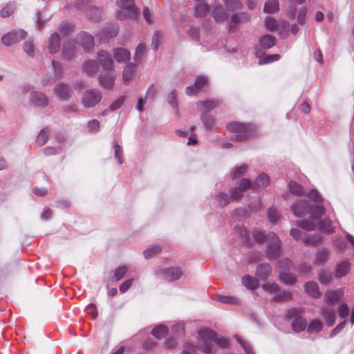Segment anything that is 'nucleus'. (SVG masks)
I'll list each match as a JSON object with an SVG mask.
<instances>
[{"label":"nucleus","instance_id":"nucleus-1","mask_svg":"<svg viewBox=\"0 0 354 354\" xmlns=\"http://www.w3.org/2000/svg\"><path fill=\"white\" fill-rule=\"evenodd\" d=\"M308 198L310 200L308 202L299 200L291 206L293 214L297 217H303L308 213L310 214L309 219L299 221L297 225L308 231L318 229L328 233L331 232V221H320L324 212L321 196L316 190H312L308 194Z\"/></svg>","mask_w":354,"mask_h":354},{"label":"nucleus","instance_id":"nucleus-2","mask_svg":"<svg viewBox=\"0 0 354 354\" xmlns=\"http://www.w3.org/2000/svg\"><path fill=\"white\" fill-rule=\"evenodd\" d=\"M216 343L221 348H226L229 342L223 337H218L216 333L208 329L201 330L198 333L197 346L199 350L205 353L212 351L213 344Z\"/></svg>","mask_w":354,"mask_h":354},{"label":"nucleus","instance_id":"nucleus-3","mask_svg":"<svg viewBox=\"0 0 354 354\" xmlns=\"http://www.w3.org/2000/svg\"><path fill=\"white\" fill-rule=\"evenodd\" d=\"M253 238L259 243L266 241L268 245L266 254L268 258L276 259L279 256L281 241L274 233L270 232L265 236L263 232L257 230L253 232Z\"/></svg>","mask_w":354,"mask_h":354},{"label":"nucleus","instance_id":"nucleus-4","mask_svg":"<svg viewBox=\"0 0 354 354\" xmlns=\"http://www.w3.org/2000/svg\"><path fill=\"white\" fill-rule=\"evenodd\" d=\"M227 129L236 133L233 139L236 141H243L253 135L254 128L251 124H246L238 122H232L227 124Z\"/></svg>","mask_w":354,"mask_h":354},{"label":"nucleus","instance_id":"nucleus-5","mask_svg":"<svg viewBox=\"0 0 354 354\" xmlns=\"http://www.w3.org/2000/svg\"><path fill=\"white\" fill-rule=\"evenodd\" d=\"M102 95L100 90L91 88L86 91L82 97V103L86 108H91L97 104L102 100Z\"/></svg>","mask_w":354,"mask_h":354},{"label":"nucleus","instance_id":"nucleus-6","mask_svg":"<svg viewBox=\"0 0 354 354\" xmlns=\"http://www.w3.org/2000/svg\"><path fill=\"white\" fill-rule=\"evenodd\" d=\"M26 35L27 34L24 30L21 29L16 30L3 35L1 38V41L6 46H9L20 41L25 38Z\"/></svg>","mask_w":354,"mask_h":354},{"label":"nucleus","instance_id":"nucleus-7","mask_svg":"<svg viewBox=\"0 0 354 354\" xmlns=\"http://www.w3.org/2000/svg\"><path fill=\"white\" fill-rule=\"evenodd\" d=\"M97 64L104 71H111L114 68V62L111 55L105 50H100L97 53Z\"/></svg>","mask_w":354,"mask_h":354},{"label":"nucleus","instance_id":"nucleus-8","mask_svg":"<svg viewBox=\"0 0 354 354\" xmlns=\"http://www.w3.org/2000/svg\"><path fill=\"white\" fill-rule=\"evenodd\" d=\"M290 234L297 240L301 239L303 243L306 245H316L322 240L321 236L319 235L313 236L312 237L306 235L302 236L301 232L297 228H292L290 232Z\"/></svg>","mask_w":354,"mask_h":354},{"label":"nucleus","instance_id":"nucleus-9","mask_svg":"<svg viewBox=\"0 0 354 354\" xmlns=\"http://www.w3.org/2000/svg\"><path fill=\"white\" fill-rule=\"evenodd\" d=\"M344 299L342 289L327 291L324 295V301L330 306L339 303Z\"/></svg>","mask_w":354,"mask_h":354},{"label":"nucleus","instance_id":"nucleus-10","mask_svg":"<svg viewBox=\"0 0 354 354\" xmlns=\"http://www.w3.org/2000/svg\"><path fill=\"white\" fill-rule=\"evenodd\" d=\"M276 39L270 35H266L259 39V46L256 48V54L257 56L262 55L261 49H269L274 46Z\"/></svg>","mask_w":354,"mask_h":354},{"label":"nucleus","instance_id":"nucleus-11","mask_svg":"<svg viewBox=\"0 0 354 354\" xmlns=\"http://www.w3.org/2000/svg\"><path fill=\"white\" fill-rule=\"evenodd\" d=\"M77 42L86 51L90 50L94 46L93 37L86 32L78 35Z\"/></svg>","mask_w":354,"mask_h":354},{"label":"nucleus","instance_id":"nucleus-12","mask_svg":"<svg viewBox=\"0 0 354 354\" xmlns=\"http://www.w3.org/2000/svg\"><path fill=\"white\" fill-rule=\"evenodd\" d=\"M319 314L324 318L326 324L328 326H332L336 319L335 311L332 307H322Z\"/></svg>","mask_w":354,"mask_h":354},{"label":"nucleus","instance_id":"nucleus-13","mask_svg":"<svg viewBox=\"0 0 354 354\" xmlns=\"http://www.w3.org/2000/svg\"><path fill=\"white\" fill-rule=\"evenodd\" d=\"M330 250L327 248H321L316 252L314 259V264L317 266H324L329 259Z\"/></svg>","mask_w":354,"mask_h":354},{"label":"nucleus","instance_id":"nucleus-14","mask_svg":"<svg viewBox=\"0 0 354 354\" xmlns=\"http://www.w3.org/2000/svg\"><path fill=\"white\" fill-rule=\"evenodd\" d=\"M57 96L62 100H66L71 97V89L70 86L65 83H59L53 89Z\"/></svg>","mask_w":354,"mask_h":354},{"label":"nucleus","instance_id":"nucleus-15","mask_svg":"<svg viewBox=\"0 0 354 354\" xmlns=\"http://www.w3.org/2000/svg\"><path fill=\"white\" fill-rule=\"evenodd\" d=\"M118 5L124 9L129 10V16L131 18L136 19L138 15L137 9L135 8L133 0H117Z\"/></svg>","mask_w":354,"mask_h":354},{"label":"nucleus","instance_id":"nucleus-16","mask_svg":"<svg viewBox=\"0 0 354 354\" xmlns=\"http://www.w3.org/2000/svg\"><path fill=\"white\" fill-rule=\"evenodd\" d=\"M30 102L37 106H46L48 104V97L43 93L33 91L30 94Z\"/></svg>","mask_w":354,"mask_h":354},{"label":"nucleus","instance_id":"nucleus-17","mask_svg":"<svg viewBox=\"0 0 354 354\" xmlns=\"http://www.w3.org/2000/svg\"><path fill=\"white\" fill-rule=\"evenodd\" d=\"M251 19L250 15L245 12H237L231 17L230 28L234 29L237 24L248 22Z\"/></svg>","mask_w":354,"mask_h":354},{"label":"nucleus","instance_id":"nucleus-18","mask_svg":"<svg viewBox=\"0 0 354 354\" xmlns=\"http://www.w3.org/2000/svg\"><path fill=\"white\" fill-rule=\"evenodd\" d=\"M100 85L104 89H111L115 84V76L113 74H101L98 77Z\"/></svg>","mask_w":354,"mask_h":354},{"label":"nucleus","instance_id":"nucleus-19","mask_svg":"<svg viewBox=\"0 0 354 354\" xmlns=\"http://www.w3.org/2000/svg\"><path fill=\"white\" fill-rule=\"evenodd\" d=\"M60 40V37L57 33L55 32L50 35L48 46V48L50 54H55L59 50Z\"/></svg>","mask_w":354,"mask_h":354},{"label":"nucleus","instance_id":"nucleus-20","mask_svg":"<svg viewBox=\"0 0 354 354\" xmlns=\"http://www.w3.org/2000/svg\"><path fill=\"white\" fill-rule=\"evenodd\" d=\"M162 275L166 280L171 281L178 279L182 275V272L177 268H169L163 270Z\"/></svg>","mask_w":354,"mask_h":354},{"label":"nucleus","instance_id":"nucleus-21","mask_svg":"<svg viewBox=\"0 0 354 354\" xmlns=\"http://www.w3.org/2000/svg\"><path fill=\"white\" fill-rule=\"evenodd\" d=\"M272 268L268 263L259 265L256 271V276L262 281H266L271 274Z\"/></svg>","mask_w":354,"mask_h":354},{"label":"nucleus","instance_id":"nucleus-22","mask_svg":"<svg viewBox=\"0 0 354 354\" xmlns=\"http://www.w3.org/2000/svg\"><path fill=\"white\" fill-rule=\"evenodd\" d=\"M63 59L70 60L75 56V45L73 42H66L62 49Z\"/></svg>","mask_w":354,"mask_h":354},{"label":"nucleus","instance_id":"nucleus-23","mask_svg":"<svg viewBox=\"0 0 354 354\" xmlns=\"http://www.w3.org/2000/svg\"><path fill=\"white\" fill-rule=\"evenodd\" d=\"M113 56L118 62H125L130 59V52L123 48H117L113 50Z\"/></svg>","mask_w":354,"mask_h":354},{"label":"nucleus","instance_id":"nucleus-24","mask_svg":"<svg viewBox=\"0 0 354 354\" xmlns=\"http://www.w3.org/2000/svg\"><path fill=\"white\" fill-rule=\"evenodd\" d=\"M212 15L216 21H224L228 18L227 13L223 10L221 5H216L213 7Z\"/></svg>","mask_w":354,"mask_h":354},{"label":"nucleus","instance_id":"nucleus-25","mask_svg":"<svg viewBox=\"0 0 354 354\" xmlns=\"http://www.w3.org/2000/svg\"><path fill=\"white\" fill-rule=\"evenodd\" d=\"M304 288L308 295L313 298H318L320 296L318 285L315 281H308L304 284Z\"/></svg>","mask_w":354,"mask_h":354},{"label":"nucleus","instance_id":"nucleus-26","mask_svg":"<svg viewBox=\"0 0 354 354\" xmlns=\"http://www.w3.org/2000/svg\"><path fill=\"white\" fill-rule=\"evenodd\" d=\"M86 17L93 22H98L102 17V10L96 6H91L86 11Z\"/></svg>","mask_w":354,"mask_h":354},{"label":"nucleus","instance_id":"nucleus-27","mask_svg":"<svg viewBox=\"0 0 354 354\" xmlns=\"http://www.w3.org/2000/svg\"><path fill=\"white\" fill-rule=\"evenodd\" d=\"M350 269V263L347 261H342L338 263L335 269V277L342 278L345 277Z\"/></svg>","mask_w":354,"mask_h":354},{"label":"nucleus","instance_id":"nucleus-28","mask_svg":"<svg viewBox=\"0 0 354 354\" xmlns=\"http://www.w3.org/2000/svg\"><path fill=\"white\" fill-rule=\"evenodd\" d=\"M83 70L88 75H93L98 71V64L95 60H88L83 64Z\"/></svg>","mask_w":354,"mask_h":354},{"label":"nucleus","instance_id":"nucleus-29","mask_svg":"<svg viewBox=\"0 0 354 354\" xmlns=\"http://www.w3.org/2000/svg\"><path fill=\"white\" fill-rule=\"evenodd\" d=\"M136 68V66L133 63H129L126 65L122 73V79L124 82H128L132 79Z\"/></svg>","mask_w":354,"mask_h":354},{"label":"nucleus","instance_id":"nucleus-30","mask_svg":"<svg viewBox=\"0 0 354 354\" xmlns=\"http://www.w3.org/2000/svg\"><path fill=\"white\" fill-rule=\"evenodd\" d=\"M218 105V101L207 100L205 102H198L197 106L205 113L209 112Z\"/></svg>","mask_w":354,"mask_h":354},{"label":"nucleus","instance_id":"nucleus-31","mask_svg":"<svg viewBox=\"0 0 354 354\" xmlns=\"http://www.w3.org/2000/svg\"><path fill=\"white\" fill-rule=\"evenodd\" d=\"M306 320L301 317H296L292 323V330L295 332L304 330L306 328Z\"/></svg>","mask_w":354,"mask_h":354},{"label":"nucleus","instance_id":"nucleus-32","mask_svg":"<svg viewBox=\"0 0 354 354\" xmlns=\"http://www.w3.org/2000/svg\"><path fill=\"white\" fill-rule=\"evenodd\" d=\"M270 183V178L266 174L262 173L259 174L254 182V186L256 188H263Z\"/></svg>","mask_w":354,"mask_h":354},{"label":"nucleus","instance_id":"nucleus-33","mask_svg":"<svg viewBox=\"0 0 354 354\" xmlns=\"http://www.w3.org/2000/svg\"><path fill=\"white\" fill-rule=\"evenodd\" d=\"M223 3L228 12L241 10L243 7L240 0H223Z\"/></svg>","mask_w":354,"mask_h":354},{"label":"nucleus","instance_id":"nucleus-34","mask_svg":"<svg viewBox=\"0 0 354 354\" xmlns=\"http://www.w3.org/2000/svg\"><path fill=\"white\" fill-rule=\"evenodd\" d=\"M242 283L245 288L251 290L255 289L259 286L258 281L250 275L243 277Z\"/></svg>","mask_w":354,"mask_h":354},{"label":"nucleus","instance_id":"nucleus-35","mask_svg":"<svg viewBox=\"0 0 354 354\" xmlns=\"http://www.w3.org/2000/svg\"><path fill=\"white\" fill-rule=\"evenodd\" d=\"M209 10V6L205 3H201L196 6L194 9V15L196 17H205Z\"/></svg>","mask_w":354,"mask_h":354},{"label":"nucleus","instance_id":"nucleus-36","mask_svg":"<svg viewBox=\"0 0 354 354\" xmlns=\"http://www.w3.org/2000/svg\"><path fill=\"white\" fill-rule=\"evenodd\" d=\"M126 100V97L120 96L118 97L113 103L109 106V109L105 110L103 113V115H107L109 110L115 111L119 109L124 104Z\"/></svg>","mask_w":354,"mask_h":354},{"label":"nucleus","instance_id":"nucleus-37","mask_svg":"<svg viewBox=\"0 0 354 354\" xmlns=\"http://www.w3.org/2000/svg\"><path fill=\"white\" fill-rule=\"evenodd\" d=\"M279 10V2L277 0H270L265 3L263 11L266 13H274Z\"/></svg>","mask_w":354,"mask_h":354},{"label":"nucleus","instance_id":"nucleus-38","mask_svg":"<svg viewBox=\"0 0 354 354\" xmlns=\"http://www.w3.org/2000/svg\"><path fill=\"white\" fill-rule=\"evenodd\" d=\"M279 279L286 285H293L297 281L295 276L283 271H280Z\"/></svg>","mask_w":354,"mask_h":354},{"label":"nucleus","instance_id":"nucleus-39","mask_svg":"<svg viewBox=\"0 0 354 354\" xmlns=\"http://www.w3.org/2000/svg\"><path fill=\"white\" fill-rule=\"evenodd\" d=\"M323 324L319 319H313L309 324L307 331L309 333H318L322 330Z\"/></svg>","mask_w":354,"mask_h":354},{"label":"nucleus","instance_id":"nucleus-40","mask_svg":"<svg viewBox=\"0 0 354 354\" xmlns=\"http://www.w3.org/2000/svg\"><path fill=\"white\" fill-rule=\"evenodd\" d=\"M215 300L224 304H236L239 303V299L234 296L218 295Z\"/></svg>","mask_w":354,"mask_h":354},{"label":"nucleus","instance_id":"nucleus-41","mask_svg":"<svg viewBox=\"0 0 354 354\" xmlns=\"http://www.w3.org/2000/svg\"><path fill=\"white\" fill-rule=\"evenodd\" d=\"M151 333L157 339H161L168 334V328L164 325H160L154 328Z\"/></svg>","mask_w":354,"mask_h":354},{"label":"nucleus","instance_id":"nucleus-42","mask_svg":"<svg viewBox=\"0 0 354 354\" xmlns=\"http://www.w3.org/2000/svg\"><path fill=\"white\" fill-rule=\"evenodd\" d=\"M289 192L295 195L301 196L304 194V189L299 184L291 181L288 185Z\"/></svg>","mask_w":354,"mask_h":354},{"label":"nucleus","instance_id":"nucleus-43","mask_svg":"<svg viewBox=\"0 0 354 354\" xmlns=\"http://www.w3.org/2000/svg\"><path fill=\"white\" fill-rule=\"evenodd\" d=\"M332 279L330 272L326 270L322 269L318 272V279L323 284H328Z\"/></svg>","mask_w":354,"mask_h":354},{"label":"nucleus","instance_id":"nucleus-44","mask_svg":"<svg viewBox=\"0 0 354 354\" xmlns=\"http://www.w3.org/2000/svg\"><path fill=\"white\" fill-rule=\"evenodd\" d=\"M48 128H44L40 131L36 139V144L38 146L41 147L46 144L48 140Z\"/></svg>","mask_w":354,"mask_h":354},{"label":"nucleus","instance_id":"nucleus-45","mask_svg":"<svg viewBox=\"0 0 354 354\" xmlns=\"http://www.w3.org/2000/svg\"><path fill=\"white\" fill-rule=\"evenodd\" d=\"M160 251V246L158 245H154L144 250L143 255L145 259H148L153 257L155 254H158Z\"/></svg>","mask_w":354,"mask_h":354},{"label":"nucleus","instance_id":"nucleus-46","mask_svg":"<svg viewBox=\"0 0 354 354\" xmlns=\"http://www.w3.org/2000/svg\"><path fill=\"white\" fill-rule=\"evenodd\" d=\"M265 26L268 30L276 31L278 30L279 24L273 17H267L265 19Z\"/></svg>","mask_w":354,"mask_h":354},{"label":"nucleus","instance_id":"nucleus-47","mask_svg":"<svg viewBox=\"0 0 354 354\" xmlns=\"http://www.w3.org/2000/svg\"><path fill=\"white\" fill-rule=\"evenodd\" d=\"M239 344L241 346L246 354H255L252 346L240 337H236Z\"/></svg>","mask_w":354,"mask_h":354},{"label":"nucleus","instance_id":"nucleus-48","mask_svg":"<svg viewBox=\"0 0 354 354\" xmlns=\"http://www.w3.org/2000/svg\"><path fill=\"white\" fill-rule=\"evenodd\" d=\"M239 189L243 192H245L249 189H255L254 183H252L248 178H243L239 183Z\"/></svg>","mask_w":354,"mask_h":354},{"label":"nucleus","instance_id":"nucleus-49","mask_svg":"<svg viewBox=\"0 0 354 354\" xmlns=\"http://www.w3.org/2000/svg\"><path fill=\"white\" fill-rule=\"evenodd\" d=\"M127 272V268L126 266H120L115 269L113 278L115 281H118L122 279Z\"/></svg>","mask_w":354,"mask_h":354},{"label":"nucleus","instance_id":"nucleus-50","mask_svg":"<svg viewBox=\"0 0 354 354\" xmlns=\"http://www.w3.org/2000/svg\"><path fill=\"white\" fill-rule=\"evenodd\" d=\"M113 149L115 158L118 160V164L122 165L123 163V151L122 147L116 142H115L113 143Z\"/></svg>","mask_w":354,"mask_h":354},{"label":"nucleus","instance_id":"nucleus-51","mask_svg":"<svg viewBox=\"0 0 354 354\" xmlns=\"http://www.w3.org/2000/svg\"><path fill=\"white\" fill-rule=\"evenodd\" d=\"M291 296L292 293L290 291H283L274 295L272 300L277 301H288L291 299Z\"/></svg>","mask_w":354,"mask_h":354},{"label":"nucleus","instance_id":"nucleus-52","mask_svg":"<svg viewBox=\"0 0 354 354\" xmlns=\"http://www.w3.org/2000/svg\"><path fill=\"white\" fill-rule=\"evenodd\" d=\"M201 120L205 127L209 129H212L215 124L214 118L209 115L203 114L201 116Z\"/></svg>","mask_w":354,"mask_h":354},{"label":"nucleus","instance_id":"nucleus-53","mask_svg":"<svg viewBox=\"0 0 354 354\" xmlns=\"http://www.w3.org/2000/svg\"><path fill=\"white\" fill-rule=\"evenodd\" d=\"M248 167L246 165H242L239 167H235L232 171V176L233 178H237L246 173Z\"/></svg>","mask_w":354,"mask_h":354},{"label":"nucleus","instance_id":"nucleus-54","mask_svg":"<svg viewBox=\"0 0 354 354\" xmlns=\"http://www.w3.org/2000/svg\"><path fill=\"white\" fill-rule=\"evenodd\" d=\"M338 315L341 319H344L348 315L349 308L345 302L341 303L338 308Z\"/></svg>","mask_w":354,"mask_h":354},{"label":"nucleus","instance_id":"nucleus-55","mask_svg":"<svg viewBox=\"0 0 354 354\" xmlns=\"http://www.w3.org/2000/svg\"><path fill=\"white\" fill-rule=\"evenodd\" d=\"M146 52V46L144 44H140L136 50L135 53V60L136 62H139L145 54Z\"/></svg>","mask_w":354,"mask_h":354},{"label":"nucleus","instance_id":"nucleus-56","mask_svg":"<svg viewBox=\"0 0 354 354\" xmlns=\"http://www.w3.org/2000/svg\"><path fill=\"white\" fill-rule=\"evenodd\" d=\"M15 10V5L14 3H8L5 7H3L1 10V16L3 17H9Z\"/></svg>","mask_w":354,"mask_h":354},{"label":"nucleus","instance_id":"nucleus-57","mask_svg":"<svg viewBox=\"0 0 354 354\" xmlns=\"http://www.w3.org/2000/svg\"><path fill=\"white\" fill-rule=\"evenodd\" d=\"M73 28V25L71 23L63 21L59 26V30L62 34L66 35L72 30Z\"/></svg>","mask_w":354,"mask_h":354},{"label":"nucleus","instance_id":"nucleus-58","mask_svg":"<svg viewBox=\"0 0 354 354\" xmlns=\"http://www.w3.org/2000/svg\"><path fill=\"white\" fill-rule=\"evenodd\" d=\"M292 263L288 259H281L277 262V267L280 270H290L292 267Z\"/></svg>","mask_w":354,"mask_h":354},{"label":"nucleus","instance_id":"nucleus-59","mask_svg":"<svg viewBox=\"0 0 354 354\" xmlns=\"http://www.w3.org/2000/svg\"><path fill=\"white\" fill-rule=\"evenodd\" d=\"M52 64L54 69V75L57 78L60 77L64 73V68L62 66L59 62L55 60H53Z\"/></svg>","mask_w":354,"mask_h":354},{"label":"nucleus","instance_id":"nucleus-60","mask_svg":"<svg viewBox=\"0 0 354 354\" xmlns=\"http://www.w3.org/2000/svg\"><path fill=\"white\" fill-rule=\"evenodd\" d=\"M24 50L30 57L34 55V44L32 40H28L24 44Z\"/></svg>","mask_w":354,"mask_h":354},{"label":"nucleus","instance_id":"nucleus-61","mask_svg":"<svg viewBox=\"0 0 354 354\" xmlns=\"http://www.w3.org/2000/svg\"><path fill=\"white\" fill-rule=\"evenodd\" d=\"M268 216L271 223H275L279 219L278 212L274 207H270L268 211Z\"/></svg>","mask_w":354,"mask_h":354},{"label":"nucleus","instance_id":"nucleus-62","mask_svg":"<svg viewBox=\"0 0 354 354\" xmlns=\"http://www.w3.org/2000/svg\"><path fill=\"white\" fill-rule=\"evenodd\" d=\"M176 90H174L167 96V102L174 109H177L178 108V104L176 100Z\"/></svg>","mask_w":354,"mask_h":354},{"label":"nucleus","instance_id":"nucleus-63","mask_svg":"<svg viewBox=\"0 0 354 354\" xmlns=\"http://www.w3.org/2000/svg\"><path fill=\"white\" fill-rule=\"evenodd\" d=\"M313 270V267L308 263L300 264L298 271L303 275H308Z\"/></svg>","mask_w":354,"mask_h":354},{"label":"nucleus","instance_id":"nucleus-64","mask_svg":"<svg viewBox=\"0 0 354 354\" xmlns=\"http://www.w3.org/2000/svg\"><path fill=\"white\" fill-rule=\"evenodd\" d=\"M207 79L205 76H198L194 82V87L196 90L202 88L207 83Z\"/></svg>","mask_w":354,"mask_h":354}]
</instances>
